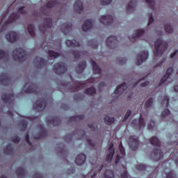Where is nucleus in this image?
Instances as JSON below:
<instances>
[{"mask_svg": "<svg viewBox=\"0 0 178 178\" xmlns=\"http://www.w3.org/2000/svg\"><path fill=\"white\" fill-rule=\"evenodd\" d=\"M66 29H67V30H69V27H67Z\"/></svg>", "mask_w": 178, "mask_h": 178, "instance_id": "57", "label": "nucleus"}, {"mask_svg": "<svg viewBox=\"0 0 178 178\" xmlns=\"http://www.w3.org/2000/svg\"><path fill=\"white\" fill-rule=\"evenodd\" d=\"M147 59H148V52L147 51L142 52L138 56V61L136 63V65H141L143 62H145Z\"/></svg>", "mask_w": 178, "mask_h": 178, "instance_id": "3", "label": "nucleus"}, {"mask_svg": "<svg viewBox=\"0 0 178 178\" xmlns=\"http://www.w3.org/2000/svg\"><path fill=\"white\" fill-rule=\"evenodd\" d=\"M150 143L152 145H156L157 147H159V145H161V141L159 140V139H158V138L156 137H153L150 139Z\"/></svg>", "mask_w": 178, "mask_h": 178, "instance_id": "18", "label": "nucleus"}, {"mask_svg": "<svg viewBox=\"0 0 178 178\" xmlns=\"http://www.w3.org/2000/svg\"><path fill=\"white\" fill-rule=\"evenodd\" d=\"M131 41H134V40H133L131 39Z\"/></svg>", "mask_w": 178, "mask_h": 178, "instance_id": "58", "label": "nucleus"}, {"mask_svg": "<svg viewBox=\"0 0 178 178\" xmlns=\"http://www.w3.org/2000/svg\"><path fill=\"white\" fill-rule=\"evenodd\" d=\"M6 56V53H5L2 50H0V59H2V58H5Z\"/></svg>", "mask_w": 178, "mask_h": 178, "instance_id": "40", "label": "nucleus"}, {"mask_svg": "<svg viewBox=\"0 0 178 178\" xmlns=\"http://www.w3.org/2000/svg\"><path fill=\"white\" fill-rule=\"evenodd\" d=\"M129 145L134 151H136V148H138V138L131 136L129 139Z\"/></svg>", "mask_w": 178, "mask_h": 178, "instance_id": "2", "label": "nucleus"}, {"mask_svg": "<svg viewBox=\"0 0 178 178\" xmlns=\"http://www.w3.org/2000/svg\"><path fill=\"white\" fill-rule=\"evenodd\" d=\"M92 27V20L91 19H88L85 21V23L82 26V30L83 31H88Z\"/></svg>", "mask_w": 178, "mask_h": 178, "instance_id": "10", "label": "nucleus"}, {"mask_svg": "<svg viewBox=\"0 0 178 178\" xmlns=\"http://www.w3.org/2000/svg\"><path fill=\"white\" fill-rule=\"evenodd\" d=\"M83 9V3L81 1H77L74 4V10L78 13H80Z\"/></svg>", "mask_w": 178, "mask_h": 178, "instance_id": "14", "label": "nucleus"}, {"mask_svg": "<svg viewBox=\"0 0 178 178\" xmlns=\"http://www.w3.org/2000/svg\"><path fill=\"white\" fill-rule=\"evenodd\" d=\"M172 72H173V68H168L167 70V72H166L165 75L160 81V86H161V84H163V83H165V81H166L168 79H169L170 78V74H172Z\"/></svg>", "mask_w": 178, "mask_h": 178, "instance_id": "9", "label": "nucleus"}, {"mask_svg": "<svg viewBox=\"0 0 178 178\" xmlns=\"http://www.w3.org/2000/svg\"><path fill=\"white\" fill-rule=\"evenodd\" d=\"M120 159H122V156L120 154H118L116 159H115V163H119V161H120Z\"/></svg>", "mask_w": 178, "mask_h": 178, "instance_id": "43", "label": "nucleus"}, {"mask_svg": "<svg viewBox=\"0 0 178 178\" xmlns=\"http://www.w3.org/2000/svg\"><path fill=\"white\" fill-rule=\"evenodd\" d=\"M152 22H154V18L152 17V15H149V17L148 26H150Z\"/></svg>", "mask_w": 178, "mask_h": 178, "instance_id": "42", "label": "nucleus"}, {"mask_svg": "<svg viewBox=\"0 0 178 178\" xmlns=\"http://www.w3.org/2000/svg\"><path fill=\"white\" fill-rule=\"evenodd\" d=\"M162 65V63H159V65H156V67L158 66H161Z\"/></svg>", "mask_w": 178, "mask_h": 178, "instance_id": "52", "label": "nucleus"}, {"mask_svg": "<svg viewBox=\"0 0 178 178\" xmlns=\"http://www.w3.org/2000/svg\"><path fill=\"white\" fill-rule=\"evenodd\" d=\"M168 115H170V111L168 109L165 110L163 111L161 116L162 118H166Z\"/></svg>", "mask_w": 178, "mask_h": 178, "instance_id": "33", "label": "nucleus"}, {"mask_svg": "<svg viewBox=\"0 0 178 178\" xmlns=\"http://www.w3.org/2000/svg\"><path fill=\"white\" fill-rule=\"evenodd\" d=\"M26 92H31V91L30 90H27Z\"/></svg>", "mask_w": 178, "mask_h": 178, "instance_id": "55", "label": "nucleus"}, {"mask_svg": "<svg viewBox=\"0 0 178 178\" xmlns=\"http://www.w3.org/2000/svg\"><path fill=\"white\" fill-rule=\"evenodd\" d=\"M147 3H149L150 6L152 7V9H154V5H155V2L154 0H145Z\"/></svg>", "mask_w": 178, "mask_h": 178, "instance_id": "35", "label": "nucleus"}, {"mask_svg": "<svg viewBox=\"0 0 178 178\" xmlns=\"http://www.w3.org/2000/svg\"><path fill=\"white\" fill-rule=\"evenodd\" d=\"M66 44L68 47H80V43L76 40H67Z\"/></svg>", "mask_w": 178, "mask_h": 178, "instance_id": "17", "label": "nucleus"}, {"mask_svg": "<svg viewBox=\"0 0 178 178\" xmlns=\"http://www.w3.org/2000/svg\"><path fill=\"white\" fill-rule=\"evenodd\" d=\"M114 155H115V150L113 149V143H111L108 147V152L107 154L106 161L108 162H111V161H112V159H113Z\"/></svg>", "mask_w": 178, "mask_h": 178, "instance_id": "7", "label": "nucleus"}, {"mask_svg": "<svg viewBox=\"0 0 178 178\" xmlns=\"http://www.w3.org/2000/svg\"><path fill=\"white\" fill-rule=\"evenodd\" d=\"M144 35V29L138 30L134 35H133L132 38H140Z\"/></svg>", "mask_w": 178, "mask_h": 178, "instance_id": "19", "label": "nucleus"}, {"mask_svg": "<svg viewBox=\"0 0 178 178\" xmlns=\"http://www.w3.org/2000/svg\"><path fill=\"white\" fill-rule=\"evenodd\" d=\"M124 88H127V85L124 83L118 86L114 92L115 94H116V95H118V94H121V92H123L124 91Z\"/></svg>", "mask_w": 178, "mask_h": 178, "instance_id": "13", "label": "nucleus"}, {"mask_svg": "<svg viewBox=\"0 0 178 178\" xmlns=\"http://www.w3.org/2000/svg\"><path fill=\"white\" fill-rule=\"evenodd\" d=\"M149 84V82H145L141 83V87H146V86H148Z\"/></svg>", "mask_w": 178, "mask_h": 178, "instance_id": "45", "label": "nucleus"}, {"mask_svg": "<svg viewBox=\"0 0 178 178\" xmlns=\"http://www.w3.org/2000/svg\"><path fill=\"white\" fill-rule=\"evenodd\" d=\"M155 126V122H154L153 121H152L150 122V124L148 126V129L149 130H152V129H154V127Z\"/></svg>", "mask_w": 178, "mask_h": 178, "instance_id": "38", "label": "nucleus"}, {"mask_svg": "<svg viewBox=\"0 0 178 178\" xmlns=\"http://www.w3.org/2000/svg\"><path fill=\"white\" fill-rule=\"evenodd\" d=\"M49 55L51 58H58L59 56V53H56L54 51H49Z\"/></svg>", "mask_w": 178, "mask_h": 178, "instance_id": "28", "label": "nucleus"}, {"mask_svg": "<svg viewBox=\"0 0 178 178\" xmlns=\"http://www.w3.org/2000/svg\"><path fill=\"white\" fill-rule=\"evenodd\" d=\"M166 33H173V28L170 26V24H167L165 26Z\"/></svg>", "mask_w": 178, "mask_h": 178, "instance_id": "26", "label": "nucleus"}, {"mask_svg": "<svg viewBox=\"0 0 178 178\" xmlns=\"http://www.w3.org/2000/svg\"><path fill=\"white\" fill-rule=\"evenodd\" d=\"M54 70L58 73V74H62L66 70V65L65 63H62L60 64H56L54 67Z\"/></svg>", "mask_w": 178, "mask_h": 178, "instance_id": "5", "label": "nucleus"}, {"mask_svg": "<svg viewBox=\"0 0 178 178\" xmlns=\"http://www.w3.org/2000/svg\"><path fill=\"white\" fill-rule=\"evenodd\" d=\"M137 169H138V170H145V165H143V164H139L137 165Z\"/></svg>", "mask_w": 178, "mask_h": 178, "instance_id": "36", "label": "nucleus"}, {"mask_svg": "<svg viewBox=\"0 0 178 178\" xmlns=\"http://www.w3.org/2000/svg\"><path fill=\"white\" fill-rule=\"evenodd\" d=\"M86 69V61H83L81 64H79L76 68V72L78 73H81Z\"/></svg>", "mask_w": 178, "mask_h": 178, "instance_id": "20", "label": "nucleus"}, {"mask_svg": "<svg viewBox=\"0 0 178 178\" xmlns=\"http://www.w3.org/2000/svg\"><path fill=\"white\" fill-rule=\"evenodd\" d=\"M6 38L9 42H15L17 40V33L16 32H10L6 35Z\"/></svg>", "mask_w": 178, "mask_h": 178, "instance_id": "6", "label": "nucleus"}, {"mask_svg": "<svg viewBox=\"0 0 178 178\" xmlns=\"http://www.w3.org/2000/svg\"><path fill=\"white\" fill-rule=\"evenodd\" d=\"M100 22L103 24H111L113 22V17L111 15H103L100 17Z\"/></svg>", "mask_w": 178, "mask_h": 178, "instance_id": "4", "label": "nucleus"}, {"mask_svg": "<svg viewBox=\"0 0 178 178\" xmlns=\"http://www.w3.org/2000/svg\"><path fill=\"white\" fill-rule=\"evenodd\" d=\"M76 162L77 165H83L86 162V156L83 154H81L77 156Z\"/></svg>", "mask_w": 178, "mask_h": 178, "instance_id": "12", "label": "nucleus"}, {"mask_svg": "<svg viewBox=\"0 0 178 178\" xmlns=\"http://www.w3.org/2000/svg\"><path fill=\"white\" fill-rule=\"evenodd\" d=\"M117 41L116 37L111 36L106 40V44L108 47H112Z\"/></svg>", "mask_w": 178, "mask_h": 178, "instance_id": "16", "label": "nucleus"}, {"mask_svg": "<svg viewBox=\"0 0 178 178\" xmlns=\"http://www.w3.org/2000/svg\"><path fill=\"white\" fill-rule=\"evenodd\" d=\"M97 176V174H94L92 176V178H94V177H95Z\"/></svg>", "mask_w": 178, "mask_h": 178, "instance_id": "51", "label": "nucleus"}, {"mask_svg": "<svg viewBox=\"0 0 178 178\" xmlns=\"http://www.w3.org/2000/svg\"><path fill=\"white\" fill-rule=\"evenodd\" d=\"M0 26H1V24H0Z\"/></svg>", "mask_w": 178, "mask_h": 178, "instance_id": "59", "label": "nucleus"}, {"mask_svg": "<svg viewBox=\"0 0 178 178\" xmlns=\"http://www.w3.org/2000/svg\"><path fill=\"white\" fill-rule=\"evenodd\" d=\"M102 169V167L100 168V169L99 170V171H100Z\"/></svg>", "mask_w": 178, "mask_h": 178, "instance_id": "56", "label": "nucleus"}, {"mask_svg": "<svg viewBox=\"0 0 178 178\" xmlns=\"http://www.w3.org/2000/svg\"><path fill=\"white\" fill-rule=\"evenodd\" d=\"M28 31L31 37H34V25L30 24L28 26Z\"/></svg>", "mask_w": 178, "mask_h": 178, "instance_id": "24", "label": "nucleus"}, {"mask_svg": "<svg viewBox=\"0 0 178 178\" xmlns=\"http://www.w3.org/2000/svg\"><path fill=\"white\" fill-rule=\"evenodd\" d=\"M56 5V0H52L46 4L47 8H54Z\"/></svg>", "mask_w": 178, "mask_h": 178, "instance_id": "27", "label": "nucleus"}, {"mask_svg": "<svg viewBox=\"0 0 178 178\" xmlns=\"http://www.w3.org/2000/svg\"><path fill=\"white\" fill-rule=\"evenodd\" d=\"M26 142L28 143V144H30V140H29V135L26 136Z\"/></svg>", "mask_w": 178, "mask_h": 178, "instance_id": "48", "label": "nucleus"}, {"mask_svg": "<svg viewBox=\"0 0 178 178\" xmlns=\"http://www.w3.org/2000/svg\"><path fill=\"white\" fill-rule=\"evenodd\" d=\"M119 149L122 156H124V155H126V152H124V148L122 145V143L120 144Z\"/></svg>", "mask_w": 178, "mask_h": 178, "instance_id": "31", "label": "nucleus"}, {"mask_svg": "<svg viewBox=\"0 0 178 178\" xmlns=\"http://www.w3.org/2000/svg\"><path fill=\"white\" fill-rule=\"evenodd\" d=\"M85 94H87L88 95H92L93 94H95V88L94 87L88 88L85 90Z\"/></svg>", "mask_w": 178, "mask_h": 178, "instance_id": "21", "label": "nucleus"}, {"mask_svg": "<svg viewBox=\"0 0 178 178\" xmlns=\"http://www.w3.org/2000/svg\"><path fill=\"white\" fill-rule=\"evenodd\" d=\"M104 177L106 178H113V171L112 170H107L104 174Z\"/></svg>", "mask_w": 178, "mask_h": 178, "instance_id": "25", "label": "nucleus"}, {"mask_svg": "<svg viewBox=\"0 0 178 178\" xmlns=\"http://www.w3.org/2000/svg\"><path fill=\"white\" fill-rule=\"evenodd\" d=\"M102 5H109L112 2V0H100Z\"/></svg>", "mask_w": 178, "mask_h": 178, "instance_id": "34", "label": "nucleus"}, {"mask_svg": "<svg viewBox=\"0 0 178 178\" xmlns=\"http://www.w3.org/2000/svg\"><path fill=\"white\" fill-rule=\"evenodd\" d=\"M104 122L106 124H112L115 122V118L106 116L104 118Z\"/></svg>", "mask_w": 178, "mask_h": 178, "instance_id": "22", "label": "nucleus"}, {"mask_svg": "<svg viewBox=\"0 0 178 178\" xmlns=\"http://www.w3.org/2000/svg\"><path fill=\"white\" fill-rule=\"evenodd\" d=\"M130 115H131V111L129 110L124 118V120H127V119L129 118V116H130Z\"/></svg>", "mask_w": 178, "mask_h": 178, "instance_id": "37", "label": "nucleus"}, {"mask_svg": "<svg viewBox=\"0 0 178 178\" xmlns=\"http://www.w3.org/2000/svg\"><path fill=\"white\" fill-rule=\"evenodd\" d=\"M74 55L75 58H79V56H80V54L79 52H74Z\"/></svg>", "mask_w": 178, "mask_h": 178, "instance_id": "47", "label": "nucleus"}, {"mask_svg": "<svg viewBox=\"0 0 178 178\" xmlns=\"http://www.w3.org/2000/svg\"><path fill=\"white\" fill-rule=\"evenodd\" d=\"M165 106H169V97H168V96L164 97V99L162 102L163 106H165Z\"/></svg>", "mask_w": 178, "mask_h": 178, "instance_id": "30", "label": "nucleus"}, {"mask_svg": "<svg viewBox=\"0 0 178 178\" xmlns=\"http://www.w3.org/2000/svg\"><path fill=\"white\" fill-rule=\"evenodd\" d=\"M131 126H133L134 127H136V126H138L140 129H143V127H145V122H144V120L143 119V118L140 117L138 121L137 120H134L131 122Z\"/></svg>", "mask_w": 178, "mask_h": 178, "instance_id": "8", "label": "nucleus"}, {"mask_svg": "<svg viewBox=\"0 0 178 178\" xmlns=\"http://www.w3.org/2000/svg\"><path fill=\"white\" fill-rule=\"evenodd\" d=\"M1 178H6V177L3 175Z\"/></svg>", "mask_w": 178, "mask_h": 178, "instance_id": "53", "label": "nucleus"}, {"mask_svg": "<svg viewBox=\"0 0 178 178\" xmlns=\"http://www.w3.org/2000/svg\"><path fill=\"white\" fill-rule=\"evenodd\" d=\"M134 6H136V3H134V1H131L127 6V10L130 11V10H133V9L134 8Z\"/></svg>", "mask_w": 178, "mask_h": 178, "instance_id": "29", "label": "nucleus"}, {"mask_svg": "<svg viewBox=\"0 0 178 178\" xmlns=\"http://www.w3.org/2000/svg\"><path fill=\"white\" fill-rule=\"evenodd\" d=\"M17 53V54L13 56L15 60H20L22 55H24V50L23 49H19L18 50L14 51V54Z\"/></svg>", "mask_w": 178, "mask_h": 178, "instance_id": "11", "label": "nucleus"}, {"mask_svg": "<svg viewBox=\"0 0 178 178\" xmlns=\"http://www.w3.org/2000/svg\"><path fill=\"white\" fill-rule=\"evenodd\" d=\"M122 178H129V175H127V171L124 170V172L121 175Z\"/></svg>", "mask_w": 178, "mask_h": 178, "instance_id": "39", "label": "nucleus"}, {"mask_svg": "<svg viewBox=\"0 0 178 178\" xmlns=\"http://www.w3.org/2000/svg\"><path fill=\"white\" fill-rule=\"evenodd\" d=\"M90 63L93 67V71L96 74H100L102 70L101 68H99V67H98V65H97L96 63H95L94 60H90Z\"/></svg>", "mask_w": 178, "mask_h": 178, "instance_id": "15", "label": "nucleus"}, {"mask_svg": "<svg viewBox=\"0 0 178 178\" xmlns=\"http://www.w3.org/2000/svg\"><path fill=\"white\" fill-rule=\"evenodd\" d=\"M18 12H19V13H22V14L26 13V10H24V7H20L18 9Z\"/></svg>", "mask_w": 178, "mask_h": 178, "instance_id": "41", "label": "nucleus"}, {"mask_svg": "<svg viewBox=\"0 0 178 178\" xmlns=\"http://www.w3.org/2000/svg\"><path fill=\"white\" fill-rule=\"evenodd\" d=\"M167 43L165 42H162L161 39H158L154 42L155 50L154 51V59L160 58L163 54V51L167 48Z\"/></svg>", "mask_w": 178, "mask_h": 178, "instance_id": "1", "label": "nucleus"}, {"mask_svg": "<svg viewBox=\"0 0 178 178\" xmlns=\"http://www.w3.org/2000/svg\"><path fill=\"white\" fill-rule=\"evenodd\" d=\"M154 155L156 156V158H159V159L160 158H162V156H163V153H162V150L157 149L154 151Z\"/></svg>", "mask_w": 178, "mask_h": 178, "instance_id": "23", "label": "nucleus"}, {"mask_svg": "<svg viewBox=\"0 0 178 178\" xmlns=\"http://www.w3.org/2000/svg\"><path fill=\"white\" fill-rule=\"evenodd\" d=\"M88 143L90 144V145H92V140H88Z\"/></svg>", "mask_w": 178, "mask_h": 178, "instance_id": "50", "label": "nucleus"}, {"mask_svg": "<svg viewBox=\"0 0 178 178\" xmlns=\"http://www.w3.org/2000/svg\"><path fill=\"white\" fill-rule=\"evenodd\" d=\"M102 86H105V83H102Z\"/></svg>", "mask_w": 178, "mask_h": 178, "instance_id": "54", "label": "nucleus"}, {"mask_svg": "<svg viewBox=\"0 0 178 178\" xmlns=\"http://www.w3.org/2000/svg\"><path fill=\"white\" fill-rule=\"evenodd\" d=\"M172 177H173V172H170L167 174L166 178H172Z\"/></svg>", "mask_w": 178, "mask_h": 178, "instance_id": "44", "label": "nucleus"}, {"mask_svg": "<svg viewBox=\"0 0 178 178\" xmlns=\"http://www.w3.org/2000/svg\"><path fill=\"white\" fill-rule=\"evenodd\" d=\"M145 108H149V106H152V99H149L145 105Z\"/></svg>", "mask_w": 178, "mask_h": 178, "instance_id": "32", "label": "nucleus"}, {"mask_svg": "<svg viewBox=\"0 0 178 178\" xmlns=\"http://www.w3.org/2000/svg\"><path fill=\"white\" fill-rule=\"evenodd\" d=\"M177 54V50H175V51L171 55V58H175V56H176V55Z\"/></svg>", "mask_w": 178, "mask_h": 178, "instance_id": "46", "label": "nucleus"}, {"mask_svg": "<svg viewBox=\"0 0 178 178\" xmlns=\"http://www.w3.org/2000/svg\"><path fill=\"white\" fill-rule=\"evenodd\" d=\"M175 91H176V92H178V86L175 87Z\"/></svg>", "mask_w": 178, "mask_h": 178, "instance_id": "49", "label": "nucleus"}]
</instances>
